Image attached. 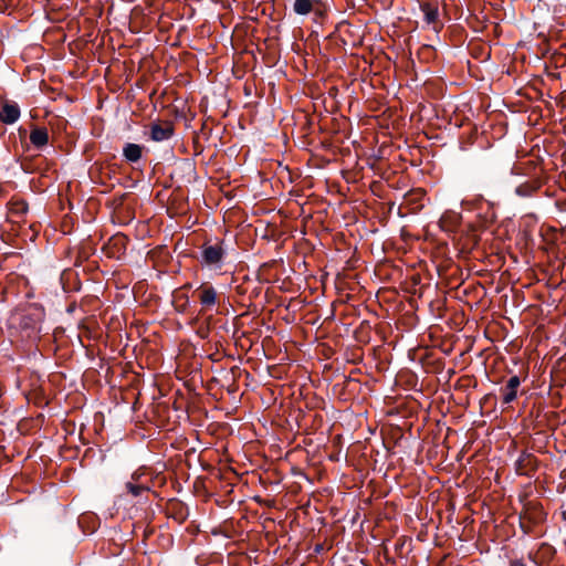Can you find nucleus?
Masks as SVG:
<instances>
[{"label":"nucleus","mask_w":566,"mask_h":566,"mask_svg":"<svg viewBox=\"0 0 566 566\" xmlns=\"http://www.w3.org/2000/svg\"><path fill=\"white\" fill-rule=\"evenodd\" d=\"M43 319V312L35 305L17 310L10 317L11 326L24 332L27 336L36 334Z\"/></svg>","instance_id":"f257e3e1"},{"label":"nucleus","mask_w":566,"mask_h":566,"mask_svg":"<svg viewBox=\"0 0 566 566\" xmlns=\"http://www.w3.org/2000/svg\"><path fill=\"white\" fill-rule=\"evenodd\" d=\"M223 255L224 250L221 243L202 247V261L206 265L220 268Z\"/></svg>","instance_id":"f03ea898"},{"label":"nucleus","mask_w":566,"mask_h":566,"mask_svg":"<svg viewBox=\"0 0 566 566\" xmlns=\"http://www.w3.org/2000/svg\"><path fill=\"white\" fill-rule=\"evenodd\" d=\"M197 294L203 311L212 310L219 302V294L212 285L201 284Z\"/></svg>","instance_id":"7ed1b4c3"},{"label":"nucleus","mask_w":566,"mask_h":566,"mask_svg":"<svg viewBox=\"0 0 566 566\" xmlns=\"http://www.w3.org/2000/svg\"><path fill=\"white\" fill-rule=\"evenodd\" d=\"M521 386V379L518 376H512L506 381V385L500 389L502 394V402L509 405L514 401L517 397V389Z\"/></svg>","instance_id":"20e7f679"},{"label":"nucleus","mask_w":566,"mask_h":566,"mask_svg":"<svg viewBox=\"0 0 566 566\" xmlns=\"http://www.w3.org/2000/svg\"><path fill=\"white\" fill-rule=\"evenodd\" d=\"M174 134V125L170 122L156 123L150 126V138L154 142H164L169 139Z\"/></svg>","instance_id":"39448f33"},{"label":"nucleus","mask_w":566,"mask_h":566,"mask_svg":"<svg viewBox=\"0 0 566 566\" xmlns=\"http://www.w3.org/2000/svg\"><path fill=\"white\" fill-rule=\"evenodd\" d=\"M20 117V108L18 104L11 102H3L0 107V120L4 124H13Z\"/></svg>","instance_id":"423d86ee"},{"label":"nucleus","mask_w":566,"mask_h":566,"mask_svg":"<svg viewBox=\"0 0 566 566\" xmlns=\"http://www.w3.org/2000/svg\"><path fill=\"white\" fill-rule=\"evenodd\" d=\"M30 142L36 148H42L48 145V129L45 127H34L30 133Z\"/></svg>","instance_id":"0eeeda50"},{"label":"nucleus","mask_w":566,"mask_h":566,"mask_svg":"<svg viewBox=\"0 0 566 566\" xmlns=\"http://www.w3.org/2000/svg\"><path fill=\"white\" fill-rule=\"evenodd\" d=\"M143 147L137 144L128 143L123 148V155L126 160L137 163L142 158Z\"/></svg>","instance_id":"6e6552de"},{"label":"nucleus","mask_w":566,"mask_h":566,"mask_svg":"<svg viewBox=\"0 0 566 566\" xmlns=\"http://www.w3.org/2000/svg\"><path fill=\"white\" fill-rule=\"evenodd\" d=\"M317 2V0H295L293 9L295 13L300 15H305L313 11L314 6Z\"/></svg>","instance_id":"1a4fd4ad"},{"label":"nucleus","mask_w":566,"mask_h":566,"mask_svg":"<svg viewBox=\"0 0 566 566\" xmlns=\"http://www.w3.org/2000/svg\"><path fill=\"white\" fill-rule=\"evenodd\" d=\"M538 189V185L535 181H526L516 187L515 192L521 197H530Z\"/></svg>","instance_id":"9d476101"},{"label":"nucleus","mask_w":566,"mask_h":566,"mask_svg":"<svg viewBox=\"0 0 566 566\" xmlns=\"http://www.w3.org/2000/svg\"><path fill=\"white\" fill-rule=\"evenodd\" d=\"M125 488L133 496H139L148 490V488L143 484L136 483L134 475L132 476V481L126 482Z\"/></svg>","instance_id":"9b49d317"},{"label":"nucleus","mask_w":566,"mask_h":566,"mask_svg":"<svg viewBox=\"0 0 566 566\" xmlns=\"http://www.w3.org/2000/svg\"><path fill=\"white\" fill-rule=\"evenodd\" d=\"M424 13V19L428 23H434L438 19V10L431 7L429 3L421 6Z\"/></svg>","instance_id":"f8f14e48"},{"label":"nucleus","mask_w":566,"mask_h":566,"mask_svg":"<svg viewBox=\"0 0 566 566\" xmlns=\"http://www.w3.org/2000/svg\"><path fill=\"white\" fill-rule=\"evenodd\" d=\"M126 238L124 235H114L109 243L116 248L124 247Z\"/></svg>","instance_id":"ddd939ff"},{"label":"nucleus","mask_w":566,"mask_h":566,"mask_svg":"<svg viewBox=\"0 0 566 566\" xmlns=\"http://www.w3.org/2000/svg\"><path fill=\"white\" fill-rule=\"evenodd\" d=\"M13 209L17 212L24 213L27 211L28 207L24 202H17L13 205Z\"/></svg>","instance_id":"4468645a"},{"label":"nucleus","mask_w":566,"mask_h":566,"mask_svg":"<svg viewBox=\"0 0 566 566\" xmlns=\"http://www.w3.org/2000/svg\"><path fill=\"white\" fill-rule=\"evenodd\" d=\"M511 566H525L522 562L514 560L511 563Z\"/></svg>","instance_id":"2eb2a0df"}]
</instances>
